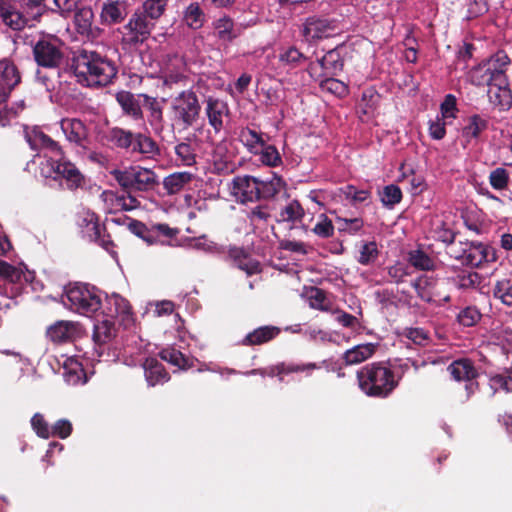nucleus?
Listing matches in <instances>:
<instances>
[{"instance_id":"1","label":"nucleus","mask_w":512,"mask_h":512,"mask_svg":"<svg viewBox=\"0 0 512 512\" xmlns=\"http://www.w3.org/2000/svg\"><path fill=\"white\" fill-rule=\"evenodd\" d=\"M69 70L79 84L86 87H104L116 78L115 62L94 50L81 49L73 54Z\"/></svg>"},{"instance_id":"2","label":"nucleus","mask_w":512,"mask_h":512,"mask_svg":"<svg viewBox=\"0 0 512 512\" xmlns=\"http://www.w3.org/2000/svg\"><path fill=\"white\" fill-rule=\"evenodd\" d=\"M510 59L503 50L495 54L483 64L485 68L482 79L487 84V97L493 109L507 111L512 107V91L508 86L505 71Z\"/></svg>"},{"instance_id":"3","label":"nucleus","mask_w":512,"mask_h":512,"mask_svg":"<svg viewBox=\"0 0 512 512\" xmlns=\"http://www.w3.org/2000/svg\"><path fill=\"white\" fill-rule=\"evenodd\" d=\"M359 389L367 396L387 398L398 387L401 376H396L387 362L366 364L356 373Z\"/></svg>"},{"instance_id":"4","label":"nucleus","mask_w":512,"mask_h":512,"mask_svg":"<svg viewBox=\"0 0 512 512\" xmlns=\"http://www.w3.org/2000/svg\"><path fill=\"white\" fill-rule=\"evenodd\" d=\"M106 139L136 160H155L161 155L160 146L149 132H133L116 126L107 131Z\"/></svg>"},{"instance_id":"5","label":"nucleus","mask_w":512,"mask_h":512,"mask_svg":"<svg viewBox=\"0 0 512 512\" xmlns=\"http://www.w3.org/2000/svg\"><path fill=\"white\" fill-rule=\"evenodd\" d=\"M32 55L38 67L48 70H60L69 64L64 41L51 34L42 35L35 41Z\"/></svg>"},{"instance_id":"6","label":"nucleus","mask_w":512,"mask_h":512,"mask_svg":"<svg viewBox=\"0 0 512 512\" xmlns=\"http://www.w3.org/2000/svg\"><path fill=\"white\" fill-rule=\"evenodd\" d=\"M63 303L70 310L81 315L89 316L98 311L101 306L100 291L95 286L85 283H70L65 287Z\"/></svg>"},{"instance_id":"7","label":"nucleus","mask_w":512,"mask_h":512,"mask_svg":"<svg viewBox=\"0 0 512 512\" xmlns=\"http://www.w3.org/2000/svg\"><path fill=\"white\" fill-rule=\"evenodd\" d=\"M155 23L144 14L140 12H134L129 21L119 28L121 34V47L126 51H133L143 45L150 37Z\"/></svg>"},{"instance_id":"8","label":"nucleus","mask_w":512,"mask_h":512,"mask_svg":"<svg viewBox=\"0 0 512 512\" xmlns=\"http://www.w3.org/2000/svg\"><path fill=\"white\" fill-rule=\"evenodd\" d=\"M111 175L128 193L150 191L158 185L156 173L141 166H130L124 170L114 169Z\"/></svg>"},{"instance_id":"9","label":"nucleus","mask_w":512,"mask_h":512,"mask_svg":"<svg viewBox=\"0 0 512 512\" xmlns=\"http://www.w3.org/2000/svg\"><path fill=\"white\" fill-rule=\"evenodd\" d=\"M174 121L184 129L192 127L200 117L201 105L196 93L184 90L174 98L171 104Z\"/></svg>"},{"instance_id":"10","label":"nucleus","mask_w":512,"mask_h":512,"mask_svg":"<svg viewBox=\"0 0 512 512\" xmlns=\"http://www.w3.org/2000/svg\"><path fill=\"white\" fill-rule=\"evenodd\" d=\"M78 227L87 234L91 241L96 242L105 250L109 251L114 245L106 227L99 223L98 215L91 210H82L77 214Z\"/></svg>"},{"instance_id":"11","label":"nucleus","mask_w":512,"mask_h":512,"mask_svg":"<svg viewBox=\"0 0 512 512\" xmlns=\"http://www.w3.org/2000/svg\"><path fill=\"white\" fill-rule=\"evenodd\" d=\"M49 173H54V179L64 181L67 189L76 190L82 188L85 184V177L76 167V165L60 155L58 159L50 158L47 160Z\"/></svg>"},{"instance_id":"12","label":"nucleus","mask_w":512,"mask_h":512,"mask_svg":"<svg viewBox=\"0 0 512 512\" xmlns=\"http://www.w3.org/2000/svg\"><path fill=\"white\" fill-rule=\"evenodd\" d=\"M104 317L117 320L119 325L128 328L134 323V313L129 301L119 294L106 296L103 308Z\"/></svg>"},{"instance_id":"13","label":"nucleus","mask_w":512,"mask_h":512,"mask_svg":"<svg viewBox=\"0 0 512 512\" xmlns=\"http://www.w3.org/2000/svg\"><path fill=\"white\" fill-rule=\"evenodd\" d=\"M231 194L238 202L245 204L259 201V178L250 175H238L232 179Z\"/></svg>"},{"instance_id":"14","label":"nucleus","mask_w":512,"mask_h":512,"mask_svg":"<svg viewBox=\"0 0 512 512\" xmlns=\"http://www.w3.org/2000/svg\"><path fill=\"white\" fill-rule=\"evenodd\" d=\"M0 18L7 27L14 31H21L26 27L33 26L16 0H0Z\"/></svg>"},{"instance_id":"15","label":"nucleus","mask_w":512,"mask_h":512,"mask_svg":"<svg viewBox=\"0 0 512 512\" xmlns=\"http://www.w3.org/2000/svg\"><path fill=\"white\" fill-rule=\"evenodd\" d=\"M336 29V20L324 16L313 15L305 20L302 33L308 40H318L331 36Z\"/></svg>"},{"instance_id":"16","label":"nucleus","mask_w":512,"mask_h":512,"mask_svg":"<svg viewBox=\"0 0 512 512\" xmlns=\"http://www.w3.org/2000/svg\"><path fill=\"white\" fill-rule=\"evenodd\" d=\"M21 82V73L10 59L0 60V103L6 102L12 90Z\"/></svg>"},{"instance_id":"17","label":"nucleus","mask_w":512,"mask_h":512,"mask_svg":"<svg viewBox=\"0 0 512 512\" xmlns=\"http://www.w3.org/2000/svg\"><path fill=\"white\" fill-rule=\"evenodd\" d=\"M448 372L456 381H465L468 393H474L478 388V382L475 380L478 376L476 368L469 359H459L452 362L448 368Z\"/></svg>"},{"instance_id":"18","label":"nucleus","mask_w":512,"mask_h":512,"mask_svg":"<svg viewBox=\"0 0 512 512\" xmlns=\"http://www.w3.org/2000/svg\"><path fill=\"white\" fill-rule=\"evenodd\" d=\"M205 114L209 125L215 133H219L224 127V117L230 113L227 102L222 99L209 96L205 100Z\"/></svg>"},{"instance_id":"19","label":"nucleus","mask_w":512,"mask_h":512,"mask_svg":"<svg viewBox=\"0 0 512 512\" xmlns=\"http://www.w3.org/2000/svg\"><path fill=\"white\" fill-rule=\"evenodd\" d=\"M79 324L73 321L59 320L48 327L47 337L54 343H68L79 335Z\"/></svg>"},{"instance_id":"20","label":"nucleus","mask_w":512,"mask_h":512,"mask_svg":"<svg viewBox=\"0 0 512 512\" xmlns=\"http://www.w3.org/2000/svg\"><path fill=\"white\" fill-rule=\"evenodd\" d=\"M25 138L30 148L34 151L46 149L55 155L60 156L63 154L62 148L58 142L54 141L50 136L37 128L26 131Z\"/></svg>"},{"instance_id":"21","label":"nucleus","mask_w":512,"mask_h":512,"mask_svg":"<svg viewBox=\"0 0 512 512\" xmlns=\"http://www.w3.org/2000/svg\"><path fill=\"white\" fill-rule=\"evenodd\" d=\"M60 125L69 142L75 143L79 146H84L88 137V130L81 120L76 118H65L62 119Z\"/></svg>"},{"instance_id":"22","label":"nucleus","mask_w":512,"mask_h":512,"mask_svg":"<svg viewBox=\"0 0 512 512\" xmlns=\"http://www.w3.org/2000/svg\"><path fill=\"white\" fill-rule=\"evenodd\" d=\"M281 333V329L273 325H265L249 332L241 341L244 346H259L274 340Z\"/></svg>"},{"instance_id":"23","label":"nucleus","mask_w":512,"mask_h":512,"mask_svg":"<svg viewBox=\"0 0 512 512\" xmlns=\"http://www.w3.org/2000/svg\"><path fill=\"white\" fill-rule=\"evenodd\" d=\"M145 378L150 386L163 384L170 379L169 373L166 371L164 365L156 358H146L143 363Z\"/></svg>"},{"instance_id":"24","label":"nucleus","mask_w":512,"mask_h":512,"mask_svg":"<svg viewBox=\"0 0 512 512\" xmlns=\"http://www.w3.org/2000/svg\"><path fill=\"white\" fill-rule=\"evenodd\" d=\"M116 101L123 113L134 121L143 119V112L139 100L130 91H119L116 93Z\"/></svg>"},{"instance_id":"25","label":"nucleus","mask_w":512,"mask_h":512,"mask_svg":"<svg viewBox=\"0 0 512 512\" xmlns=\"http://www.w3.org/2000/svg\"><path fill=\"white\" fill-rule=\"evenodd\" d=\"M378 348V344L364 343L354 346L343 354L345 365H357L371 358Z\"/></svg>"},{"instance_id":"26","label":"nucleus","mask_w":512,"mask_h":512,"mask_svg":"<svg viewBox=\"0 0 512 512\" xmlns=\"http://www.w3.org/2000/svg\"><path fill=\"white\" fill-rule=\"evenodd\" d=\"M278 61L281 67L290 71L305 66L308 57L295 46H290L279 53Z\"/></svg>"},{"instance_id":"27","label":"nucleus","mask_w":512,"mask_h":512,"mask_svg":"<svg viewBox=\"0 0 512 512\" xmlns=\"http://www.w3.org/2000/svg\"><path fill=\"white\" fill-rule=\"evenodd\" d=\"M158 355L161 360L166 361L178 369L188 370L194 367V358L183 354L175 347L169 346L163 348Z\"/></svg>"},{"instance_id":"28","label":"nucleus","mask_w":512,"mask_h":512,"mask_svg":"<svg viewBox=\"0 0 512 512\" xmlns=\"http://www.w3.org/2000/svg\"><path fill=\"white\" fill-rule=\"evenodd\" d=\"M72 16L74 17L76 30L80 35H94V13L91 7H81L79 5Z\"/></svg>"},{"instance_id":"29","label":"nucleus","mask_w":512,"mask_h":512,"mask_svg":"<svg viewBox=\"0 0 512 512\" xmlns=\"http://www.w3.org/2000/svg\"><path fill=\"white\" fill-rule=\"evenodd\" d=\"M437 280L434 277L421 275L416 278L412 283V287L415 289L417 296L424 302L433 303L435 302V287Z\"/></svg>"},{"instance_id":"30","label":"nucleus","mask_w":512,"mask_h":512,"mask_svg":"<svg viewBox=\"0 0 512 512\" xmlns=\"http://www.w3.org/2000/svg\"><path fill=\"white\" fill-rule=\"evenodd\" d=\"M193 179L194 175L190 172H174L164 178L163 188L168 195H175L189 185Z\"/></svg>"},{"instance_id":"31","label":"nucleus","mask_w":512,"mask_h":512,"mask_svg":"<svg viewBox=\"0 0 512 512\" xmlns=\"http://www.w3.org/2000/svg\"><path fill=\"white\" fill-rule=\"evenodd\" d=\"M305 296L312 309L329 312L332 310V302L326 291L316 286L305 287Z\"/></svg>"},{"instance_id":"32","label":"nucleus","mask_w":512,"mask_h":512,"mask_svg":"<svg viewBox=\"0 0 512 512\" xmlns=\"http://www.w3.org/2000/svg\"><path fill=\"white\" fill-rule=\"evenodd\" d=\"M63 377L69 385L84 384L87 381L82 364L74 358H68L64 362Z\"/></svg>"},{"instance_id":"33","label":"nucleus","mask_w":512,"mask_h":512,"mask_svg":"<svg viewBox=\"0 0 512 512\" xmlns=\"http://www.w3.org/2000/svg\"><path fill=\"white\" fill-rule=\"evenodd\" d=\"M284 186V180L276 174L266 179L259 178V201L274 198Z\"/></svg>"},{"instance_id":"34","label":"nucleus","mask_w":512,"mask_h":512,"mask_svg":"<svg viewBox=\"0 0 512 512\" xmlns=\"http://www.w3.org/2000/svg\"><path fill=\"white\" fill-rule=\"evenodd\" d=\"M116 332L115 321L104 317L103 320L97 321V323L94 324L93 340L97 344H105L116 336Z\"/></svg>"},{"instance_id":"35","label":"nucleus","mask_w":512,"mask_h":512,"mask_svg":"<svg viewBox=\"0 0 512 512\" xmlns=\"http://www.w3.org/2000/svg\"><path fill=\"white\" fill-rule=\"evenodd\" d=\"M23 13L27 16L30 22L34 25L35 22H40L42 16L47 12L45 0H16Z\"/></svg>"},{"instance_id":"36","label":"nucleus","mask_w":512,"mask_h":512,"mask_svg":"<svg viewBox=\"0 0 512 512\" xmlns=\"http://www.w3.org/2000/svg\"><path fill=\"white\" fill-rule=\"evenodd\" d=\"M238 137L247 150L253 154H258L260 148L266 143L262 133L249 127L241 128Z\"/></svg>"},{"instance_id":"37","label":"nucleus","mask_w":512,"mask_h":512,"mask_svg":"<svg viewBox=\"0 0 512 512\" xmlns=\"http://www.w3.org/2000/svg\"><path fill=\"white\" fill-rule=\"evenodd\" d=\"M305 216V210L301 203L294 199L290 201L285 207H283L279 213L278 222H288L293 226L302 222Z\"/></svg>"},{"instance_id":"38","label":"nucleus","mask_w":512,"mask_h":512,"mask_svg":"<svg viewBox=\"0 0 512 512\" xmlns=\"http://www.w3.org/2000/svg\"><path fill=\"white\" fill-rule=\"evenodd\" d=\"M322 91L338 97L346 96L349 92L348 86L331 75H318L315 79Z\"/></svg>"},{"instance_id":"39","label":"nucleus","mask_w":512,"mask_h":512,"mask_svg":"<svg viewBox=\"0 0 512 512\" xmlns=\"http://www.w3.org/2000/svg\"><path fill=\"white\" fill-rule=\"evenodd\" d=\"M126 15L124 4L116 1L105 3L100 16L104 23L111 25L122 22Z\"/></svg>"},{"instance_id":"40","label":"nucleus","mask_w":512,"mask_h":512,"mask_svg":"<svg viewBox=\"0 0 512 512\" xmlns=\"http://www.w3.org/2000/svg\"><path fill=\"white\" fill-rule=\"evenodd\" d=\"M319 64L323 70L321 75L334 76L343 70L344 62L341 59L340 53L335 50H329L320 60Z\"/></svg>"},{"instance_id":"41","label":"nucleus","mask_w":512,"mask_h":512,"mask_svg":"<svg viewBox=\"0 0 512 512\" xmlns=\"http://www.w3.org/2000/svg\"><path fill=\"white\" fill-rule=\"evenodd\" d=\"M340 193L355 206L360 203L367 202L371 199V191L368 189H358L352 184H348L340 188Z\"/></svg>"},{"instance_id":"42","label":"nucleus","mask_w":512,"mask_h":512,"mask_svg":"<svg viewBox=\"0 0 512 512\" xmlns=\"http://www.w3.org/2000/svg\"><path fill=\"white\" fill-rule=\"evenodd\" d=\"M166 5L167 0H146L142 7L135 11L144 14V17L154 22L163 15Z\"/></svg>"},{"instance_id":"43","label":"nucleus","mask_w":512,"mask_h":512,"mask_svg":"<svg viewBox=\"0 0 512 512\" xmlns=\"http://www.w3.org/2000/svg\"><path fill=\"white\" fill-rule=\"evenodd\" d=\"M484 286L482 285V289ZM493 292L495 298L501 300V302L507 306H512V282L508 279L497 281L492 290H488L486 293ZM482 293H485L482 290Z\"/></svg>"},{"instance_id":"44","label":"nucleus","mask_w":512,"mask_h":512,"mask_svg":"<svg viewBox=\"0 0 512 512\" xmlns=\"http://www.w3.org/2000/svg\"><path fill=\"white\" fill-rule=\"evenodd\" d=\"M408 262L416 269L429 271L434 269L433 259L422 250H412L408 253Z\"/></svg>"},{"instance_id":"45","label":"nucleus","mask_w":512,"mask_h":512,"mask_svg":"<svg viewBox=\"0 0 512 512\" xmlns=\"http://www.w3.org/2000/svg\"><path fill=\"white\" fill-rule=\"evenodd\" d=\"M184 19L187 25L192 29H199L203 26L205 21V14L199 3L194 2L187 7L184 13Z\"/></svg>"},{"instance_id":"46","label":"nucleus","mask_w":512,"mask_h":512,"mask_svg":"<svg viewBox=\"0 0 512 512\" xmlns=\"http://www.w3.org/2000/svg\"><path fill=\"white\" fill-rule=\"evenodd\" d=\"M127 227L134 235L144 240L147 244H157L155 235L152 233V226L147 227L143 222L139 220L130 219Z\"/></svg>"},{"instance_id":"47","label":"nucleus","mask_w":512,"mask_h":512,"mask_svg":"<svg viewBox=\"0 0 512 512\" xmlns=\"http://www.w3.org/2000/svg\"><path fill=\"white\" fill-rule=\"evenodd\" d=\"M247 218L254 226L266 225L271 218V207L268 204H260L247 212Z\"/></svg>"},{"instance_id":"48","label":"nucleus","mask_w":512,"mask_h":512,"mask_svg":"<svg viewBox=\"0 0 512 512\" xmlns=\"http://www.w3.org/2000/svg\"><path fill=\"white\" fill-rule=\"evenodd\" d=\"M311 231L319 238L328 239L334 236L335 228L332 220L322 213L318 216L317 223Z\"/></svg>"},{"instance_id":"49","label":"nucleus","mask_w":512,"mask_h":512,"mask_svg":"<svg viewBox=\"0 0 512 512\" xmlns=\"http://www.w3.org/2000/svg\"><path fill=\"white\" fill-rule=\"evenodd\" d=\"M214 25L218 31V37L222 40L232 41L238 36V33L234 30V22L228 16L219 18Z\"/></svg>"},{"instance_id":"50","label":"nucleus","mask_w":512,"mask_h":512,"mask_svg":"<svg viewBox=\"0 0 512 512\" xmlns=\"http://www.w3.org/2000/svg\"><path fill=\"white\" fill-rule=\"evenodd\" d=\"M380 200L385 207L392 208L402 200V191L397 185H387L380 193Z\"/></svg>"},{"instance_id":"51","label":"nucleus","mask_w":512,"mask_h":512,"mask_svg":"<svg viewBox=\"0 0 512 512\" xmlns=\"http://www.w3.org/2000/svg\"><path fill=\"white\" fill-rule=\"evenodd\" d=\"M83 0H53L54 8L51 9L53 13L58 14L64 19L70 18L81 5Z\"/></svg>"},{"instance_id":"52","label":"nucleus","mask_w":512,"mask_h":512,"mask_svg":"<svg viewBox=\"0 0 512 512\" xmlns=\"http://www.w3.org/2000/svg\"><path fill=\"white\" fill-rule=\"evenodd\" d=\"M175 154L185 166L196 164L195 150L189 142H181L175 146Z\"/></svg>"},{"instance_id":"53","label":"nucleus","mask_w":512,"mask_h":512,"mask_svg":"<svg viewBox=\"0 0 512 512\" xmlns=\"http://www.w3.org/2000/svg\"><path fill=\"white\" fill-rule=\"evenodd\" d=\"M260 161L266 166L276 167L281 163V156L274 145L266 143L259 150Z\"/></svg>"},{"instance_id":"54","label":"nucleus","mask_w":512,"mask_h":512,"mask_svg":"<svg viewBox=\"0 0 512 512\" xmlns=\"http://www.w3.org/2000/svg\"><path fill=\"white\" fill-rule=\"evenodd\" d=\"M24 277L21 269L0 259V278L9 283H19Z\"/></svg>"},{"instance_id":"55","label":"nucleus","mask_w":512,"mask_h":512,"mask_svg":"<svg viewBox=\"0 0 512 512\" xmlns=\"http://www.w3.org/2000/svg\"><path fill=\"white\" fill-rule=\"evenodd\" d=\"M277 371L279 374L280 381L283 380L281 377L283 374H290V373H298V372H310L312 370H315L319 368L315 363H307V364H294V363H278L277 365Z\"/></svg>"},{"instance_id":"56","label":"nucleus","mask_w":512,"mask_h":512,"mask_svg":"<svg viewBox=\"0 0 512 512\" xmlns=\"http://www.w3.org/2000/svg\"><path fill=\"white\" fill-rule=\"evenodd\" d=\"M31 427L36 435L43 439H48L51 437V426L45 420L44 415L41 413H35L31 418Z\"/></svg>"},{"instance_id":"57","label":"nucleus","mask_w":512,"mask_h":512,"mask_svg":"<svg viewBox=\"0 0 512 512\" xmlns=\"http://www.w3.org/2000/svg\"><path fill=\"white\" fill-rule=\"evenodd\" d=\"M489 183L495 190H504L509 183V173L505 168L498 167L489 175Z\"/></svg>"},{"instance_id":"58","label":"nucleus","mask_w":512,"mask_h":512,"mask_svg":"<svg viewBox=\"0 0 512 512\" xmlns=\"http://www.w3.org/2000/svg\"><path fill=\"white\" fill-rule=\"evenodd\" d=\"M379 251L375 241L364 243L360 249L358 262L362 265L373 263L378 257Z\"/></svg>"},{"instance_id":"59","label":"nucleus","mask_w":512,"mask_h":512,"mask_svg":"<svg viewBox=\"0 0 512 512\" xmlns=\"http://www.w3.org/2000/svg\"><path fill=\"white\" fill-rule=\"evenodd\" d=\"M73 431L72 423L67 419H59L51 426V437H59L61 439L68 438Z\"/></svg>"},{"instance_id":"60","label":"nucleus","mask_w":512,"mask_h":512,"mask_svg":"<svg viewBox=\"0 0 512 512\" xmlns=\"http://www.w3.org/2000/svg\"><path fill=\"white\" fill-rule=\"evenodd\" d=\"M139 97L143 98V106L150 111L151 117L154 120L161 121L163 118V111L157 99L147 94H140Z\"/></svg>"},{"instance_id":"61","label":"nucleus","mask_w":512,"mask_h":512,"mask_svg":"<svg viewBox=\"0 0 512 512\" xmlns=\"http://www.w3.org/2000/svg\"><path fill=\"white\" fill-rule=\"evenodd\" d=\"M480 320V311L475 307H466L458 314V321L461 325L470 327Z\"/></svg>"},{"instance_id":"62","label":"nucleus","mask_w":512,"mask_h":512,"mask_svg":"<svg viewBox=\"0 0 512 512\" xmlns=\"http://www.w3.org/2000/svg\"><path fill=\"white\" fill-rule=\"evenodd\" d=\"M457 283L460 288H477L480 284V276L475 271H463L457 276Z\"/></svg>"},{"instance_id":"63","label":"nucleus","mask_w":512,"mask_h":512,"mask_svg":"<svg viewBox=\"0 0 512 512\" xmlns=\"http://www.w3.org/2000/svg\"><path fill=\"white\" fill-rule=\"evenodd\" d=\"M489 387L491 395H494L498 390L505 392L512 391V379L503 375H496L490 378Z\"/></svg>"},{"instance_id":"64","label":"nucleus","mask_w":512,"mask_h":512,"mask_svg":"<svg viewBox=\"0 0 512 512\" xmlns=\"http://www.w3.org/2000/svg\"><path fill=\"white\" fill-rule=\"evenodd\" d=\"M443 119L455 118L457 109V100L453 94H447L440 106Z\"/></svg>"}]
</instances>
